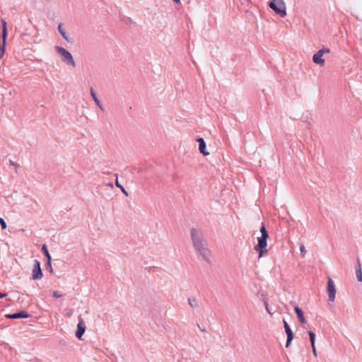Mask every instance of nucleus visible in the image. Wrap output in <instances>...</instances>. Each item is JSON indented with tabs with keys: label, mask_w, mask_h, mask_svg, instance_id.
<instances>
[{
	"label": "nucleus",
	"mask_w": 362,
	"mask_h": 362,
	"mask_svg": "<svg viewBox=\"0 0 362 362\" xmlns=\"http://www.w3.org/2000/svg\"><path fill=\"white\" fill-rule=\"evenodd\" d=\"M190 236L196 251L199 253L205 261L209 262L210 251L207 247V242L204 238L202 231L196 228H192Z\"/></svg>",
	"instance_id": "1"
},
{
	"label": "nucleus",
	"mask_w": 362,
	"mask_h": 362,
	"mask_svg": "<svg viewBox=\"0 0 362 362\" xmlns=\"http://www.w3.org/2000/svg\"><path fill=\"white\" fill-rule=\"evenodd\" d=\"M269 6L280 17H284L286 15V4L284 0H271Z\"/></svg>",
	"instance_id": "2"
},
{
	"label": "nucleus",
	"mask_w": 362,
	"mask_h": 362,
	"mask_svg": "<svg viewBox=\"0 0 362 362\" xmlns=\"http://www.w3.org/2000/svg\"><path fill=\"white\" fill-rule=\"evenodd\" d=\"M55 49L57 52V53L62 56L64 62L72 66H76L75 61L71 52H69L65 48L59 46H56Z\"/></svg>",
	"instance_id": "3"
},
{
	"label": "nucleus",
	"mask_w": 362,
	"mask_h": 362,
	"mask_svg": "<svg viewBox=\"0 0 362 362\" xmlns=\"http://www.w3.org/2000/svg\"><path fill=\"white\" fill-rule=\"evenodd\" d=\"M2 33L1 35V41L0 42V59H1L5 53L6 38L8 36L7 23L5 20H1Z\"/></svg>",
	"instance_id": "4"
},
{
	"label": "nucleus",
	"mask_w": 362,
	"mask_h": 362,
	"mask_svg": "<svg viewBox=\"0 0 362 362\" xmlns=\"http://www.w3.org/2000/svg\"><path fill=\"white\" fill-rule=\"evenodd\" d=\"M269 237L261 235L257 238V244L255 246V250L258 252L259 257H262L267 252L266 247L267 245V238Z\"/></svg>",
	"instance_id": "5"
},
{
	"label": "nucleus",
	"mask_w": 362,
	"mask_h": 362,
	"mask_svg": "<svg viewBox=\"0 0 362 362\" xmlns=\"http://www.w3.org/2000/svg\"><path fill=\"white\" fill-rule=\"evenodd\" d=\"M327 290L328 293L329 300L333 302L335 299L337 291L334 283L330 277H328Z\"/></svg>",
	"instance_id": "6"
},
{
	"label": "nucleus",
	"mask_w": 362,
	"mask_h": 362,
	"mask_svg": "<svg viewBox=\"0 0 362 362\" xmlns=\"http://www.w3.org/2000/svg\"><path fill=\"white\" fill-rule=\"evenodd\" d=\"M42 276L43 274L40 267V262L35 259L32 272V279L34 280L41 279Z\"/></svg>",
	"instance_id": "7"
},
{
	"label": "nucleus",
	"mask_w": 362,
	"mask_h": 362,
	"mask_svg": "<svg viewBox=\"0 0 362 362\" xmlns=\"http://www.w3.org/2000/svg\"><path fill=\"white\" fill-rule=\"evenodd\" d=\"M283 323H284V329H285V332H286V336H287L286 347L288 348L290 346L292 340L294 338V334H293V331L291 329L289 325L288 324V322L285 320H283Z\"/></svg>",
	"instance_id": "8"
},
{
	"label": "nucleus",
	"mask_w": 362,
	"mask_h": 362,
	"mask_svg": "<svg viewBox=\"0 0 362 362\" xmlns=\"http://www.w3.org/2000/svg\"><path fill=\"white\" fill-rule=\"evenodd\" d=\"M86 325L83 322V319L81 317V316H79L78 317V323L77 325V329L76 331V337L81 339L82 336L83 335L85 331H86Z\"/></svg>",
	"instance_id": "9"
},
{
	"label": "nucleus",
	"mask_w": 362,
	"mask_h": 362,
	"mask_svg": "<svg viewBox=\"0 0 362 362\" xmlns=\"http://www.w3.org/2000/svg\"><path fill=\"white\" fill-rule=\"evenodd\" d=\"M30 316V315L25 310H21L19 312L7 314L5 317L7 319H19V318H27Z\"/></svg>",
	"instance_id": "10"
},
{
	"label": "nucleus",
	"mask_w": 362,
	"mask_h": 362,
	"mask_svg": "<svg viewBox=\"0 0 362 362\" xmlns=\"http://www.w3.org/2000/svg\"><path fill=\"white\" fill-rule=\"evenodd\" d=\"M323 54L322 52L318 50L314 55L313 56V62L317 65L323 66L325 64V59L322 58Z\"/></svg>",
	"instance_id": "11"
},
{
	"label": "nucleus",
	"mask_w": 362,
	"mask_h": 362,
	"mask_svg": "<svg viewBox=\"0 0 362 362\" xmlns=\"http://www.w3.org/2000/svg\"><path fill=\"white\" fill-rule=\"evenodd\" d=\"M199 143V151L204 156H208L209 153L206 151V144L204 139L202 137L197 139Z\"/></svg>",
	"instance_id": "12"
},
{
	"label": "nucleus",
	"mask_w": 362,
	"mask_h": 362,
	"mask_svg": "<svg viewBox=\"0 0 362 362\" xmlns=\"http://www.w3.org/2000/svg\"><path fill=\"white\" fill-rule=\"evenodd\" d=\"M294 311L297 315V317L299 322L301 324H305L307 322L306 319L304 317V313L301 308H300L298 305L294 307Z\"/></svg>",
	"instance_id": "13"
},
{
	"label": "nucleus",
	"mask_w": 362,
	"mask_h": 362,
	"mask_svg": "<svg viewBox=\"0 0 362 362\" xmlns=\"http://www.w3.org/2000/svg\"><path fill=\"white\" fill-rule=\"evenodd\" d=\"M356 279L358 281H362V271L359 258H357V264L355 267Z\"/></svg>",
	"instance_id": "14"
},
{
	"label": "nucleus",
	"mask_w": 362,
	"mask_h": 362,
	"mask_svg": "<svg viewBox=\"0 0 362 362\" xmlns=\"http://www.w3.org/2000/svg\"><path fill=\"white\" fill-rule=\"evenodd\" d=\"M90 95L92 96V98H93L94 102L95 103V104L97 105V106L102 111H103L104 108H103V105H101L100 101L99 100V99H98V98L97 96V94H96L95 91L94 90V89L93 88H90Z\"/></svg>",
	"instance_id": "15"
},
{
	"label": "nucleus",
	"mask_w": 362,
	"mask_h": 362,
	"mask_svg": "<svg viewBox=\"0 0 362 362\" xmlns=\"http://www.w3.org/2000/svg\"><path fill=\"white\" fill-rule=\"evenodd\" d=\"M41 250L47 259V264L50 265V260H52V257L45 244L42 245Z\"/></svg>",
	"instance_id": "16"
},
{
	"label": "nucleus",
	"mask_w": 362,
	"mask_h": 362,
	"mask_svg": "<svg viewBox=\"0 0 362 362\" xmlns=\"http://www.w3.org/2000/svg\"><path fill=\"white\" fill-rule=\"evenodd\" d=\"M58 30H59V33L62 35V36L63 37V38L64 40H66V41L69 42L66 32L62 27V23L59 24Z\"/></svg>",
	"instance_id": "17"
},
{
	"label": "nucleus",
	"mask_w": 362,
	"mask_h": 362,
	"mask_svg": "<svg viewBox=\"0 0 362 362\" xmlns=\"http://www.w3.org/2000/svg\"><path fill=\"white\" fill-rule=\"evenodd\" d=\"M188 303L192 308H198L199 304L197 302V300L194 297L188 298Z\"/></svg>",
	"instance_id": "18"
},
{
	"label": "nucleus",
	"mask_w": 362,
	"mask_h": 362,
	"mask_svg": "<svg viewBox=\"0 0 362 362\" xmlns=\"http://www.w3.org/2000/svg\"><path fill=\"white\" fill-rule=\"evenodd\" d=\"M263 302H264V307H265V309L267 310V312L272 316L273 315V313L271 311L269 307V304H268V300L266 298H263Z\"/></svg>",
	"instance_id": "19"
},
{
	"label": "nucleus",
	"mask_w": 362,
	"mask_h": 362,
	"mask_svg": "<svg viewBox=\"0 0 362 362\" xmlns=\"http://www.w3.org/2000/svg\"><path fill=\"white\" fill-rule=\"evenodd\" d=\"M308 335L310 341L311 345L315 344V334L313 331L308 332Z\"/></svg>",
	"instance_id": "20"
},
{
	"label": "nucleus",
	"mask_w": 362,
	"mask_h": 362,
	"mask_svg": "<svg viewBox=\"0 0 362 362\" xmlns=\"http://www.w3.org/2000/svg\"><path fill=\"white\" fill-rule=\"evenodd\" d=\"M260 233L261 235L269 237L267 230L264 223H262V226L260 227Z\"/></svg>",
	"instance_id": "21"
},
{
	"label": "nucleus",
	"mask_w": 362,
	"mask_h": 362,
	"mask_svg": "<svg viewBox=\"0 0 362 362\" xmlns=\"http://www.w3.org/2000/svg\"><path fill=\"white\" fill-rule=\"evenodd\" d=\"M115 185L121 189L123 194H124L126 196H128V192L126 191L124 187L120 185L117 180H116Z\"/></svg>",
	"instance_id": "22"
},
{
	"label": "nucleus",
	"mask_w": 362,
	"mask_h": 362,
	"mask_svg": "<svg viewBox=\"0 0 362 362\" xmlns=\"http://www.w3.org/2000/svg\"><path fill=\"white\" fill-rule=\"evenodd\" d=\"M300 251L301 256L304 257L306 253V250H305V246L303 243L300 244Z\"/></svg>",
	"instance_id": "23"
},
{
	"label": "nucleus",
	"mask_w": 362,
	"mask_h": 362,
	"mask_svg": "<svg viewBox=\"0 0 362 362\" xmlns=\"http://www.w3.org/2000/svg\"><path fill=\"white\" fill-rule=\"evenodd\" d=\"M0 225L2 229L6 228V223L3 218H0Z\"/></svg>",
	"instance_id": "24"
},
{
	"label": "nucleus",
	"mask_w": 362,
	"mask_h": 362,
	"mask_svg": "<svg viewBox=\"0 0 362 362\" xmlns=\"http://www.w3.org/2000/svg\"><path fill=\"white\" fill-rule=\"evenodd\" d=\"M9 163L11 165H13L16 168V172L17 173V169L19 168V165L15 162H13V160H9Z\"/></svg>",
	"instance_id": "25"
},
{
	"label": "nucleus",
	"mask_w": 362,
	"mask_h": 362,
	"mask_svg": "<svg viewBox=\"0 0 362 362\" xmlns=\"http://www.w3.org/2000/svg\"><path fill=\"white\" fill-rule=\"evenodd\" d=\"M320 51L322 52V54L330 52V49L325 47L322 49H320Z\"/></svg>",
	"instance_id": "26"
},
{
	"label": "nucleus",
	"mask_w": 362,
	"mask_h": 362,
	"mask_svg": "<svg viewBox=\"0 0 362 362\" xmlns=\"http://www.w3.org/2000/svg\"><path fill=\"white\" fill-rule=\"evenodd\" d=\"M53 296L54 298H60V297L62 296V295L61 293H59V291H55L53 292Z\"/></svg>",
	"instance_id": "27"
},
{
	"label": "nucleus",
	"mask_w": 362,
	"mask_h": 362,
	"mask_svg": "<svg viewBox=\"0 0 362 362\" xmlns=\"http://www.w3.org/2000/svg\"><path fill=\"white\" fill-rule=\"evenodd\" d=\"M311 346H312V350H313V354L316 356H317V351H316V348H315V344L311 345Z\"/></svg>",
	"instance_id": "28"
},
{
	"label": "nucleus",
	"mask_w": 362,
	"mask_h": 362,
	"mask_svg": "<svg viewBox=\"0 0 362 362\" xmlns=\"http://www.w3.org/2000/svg\"><path fill=\"white\" fill-rule=\"evenodd\" d=\"M47 267L49 268V270L52 272H53V269H52V260H50V265L49 264H47Z\"/></svg>",
	"instance_id": "29"
},
{
	"label": "nucleus",
	"mask_w": 362,
	"mask_h": 362,
	"mask_svg": "<svg viewBox=\"0 0 362 362\" xmlns=\"http://www.w3.org/2000/svg\"><path fill=\"white\" fill-rule=\"evenodd\" d=\"M7 296L6 293H1L0 292V298H5Z\"/></svg>",
	"instance_id": "30"
},
{
	"label": "nucleus",
	"mask_w": 362,
	"mask_h": 362,
	"mask_svg": "<svg viewBox=\"0 0 362 362\" xmlns=\"http://www.w3.org/2000/svg\"><path fill=\"white\" fill-rule=\"evenodd\" d=\"M107 186L110 187L112 189L114 187L113 184L112 182H108L107 184Z\"/></svg>",
	"instance_id": "31"
},
{
	"label": "nucleus",
	"mask_w": 362,
	"mask_h": 362,
	"mask_svg": "<svg viewBox=\"0 0 362 362\" xmlns=\"http://www.w3.org/2000/svg\"><path fill=\"white\" fill-rule=\"evenodd\" d=\"M198 327H199V328L200 329V330H201L202 332H206V329H205L204 328H202L199 325H198Z\"/></svg>",
	"instance_id": "32"
},
{
	"label": "nucleus",
	"mask_w": 362,
	"mask_h": 362,
	"mask_svg": "<svg viewBox=\"0 0 362 362\" xmlns=\"http://www.w3.org/2000/svg\"><path fill=\"white\" fill-rule=\"evenodd\" d=\"M174 3L175 4H180V0H172Z\"/></svg>",
	"instance_id": "33"
}]
</instances>
